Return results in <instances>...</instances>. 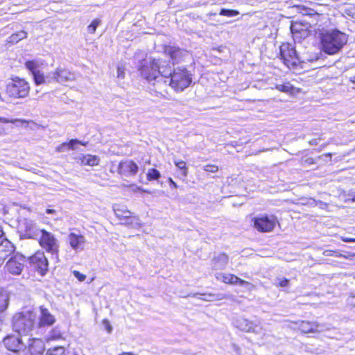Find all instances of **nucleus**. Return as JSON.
Wrapping results in <instances>:
<instances>
[{"label": "nucleus", "instance_id": "obj_34", "mask_svg": "<svg viewBox=\"0 0 355 355\" xmlns=\"http://www.w3.org/2000/svg\"><path fill=\"white\" fill-rule=\"evenodd\" d=\"M101 20L99 19H94L91 24L87 26V31L89 33L93 34L95 33L97 27L101 24Z\"/></svg>", "mask_w": 355, "mask_h": 355}, {"label": "nucleus", "instance_id": "obj_8", "mask_svg": "<svg viewBox=\"0 0 355 355\" xmlns=\"http://www.w3.org/2000/svg\"><path fill=\"white\" fill-rule=\"evenodd\" d=\"M113 210L118 218L124 220V222L121 223L122 224L130 226L133 228L141 227V223L139 218L132 216V212L128 210L125 207L115 205L113 207Z\"/></svg>", "mask_w": 355, "mask_h": 355}, {"label": "nucleus", "instance_id": "obj_5", "mask_svg": "<svg viewBox=\"0 0 355 355\" xmlns=\"http://www.w3.org/2000/svg\"><path fill=\"white\" fill-rule=\"evenodd\" d=\"M37 240L40 245L44 249L46 252L50 253L52 255V258H55L58 261L59 259L58 252L60 244L55 235L42 229Z\"/></svg>", "mask_w": 355, "mask_h": 355}, {"label": "nucleus", "instance_id": "obj_6", "mask_svg": "<svg viewBox=\"0 0 355 355\" xmlns=\"http://www.w3.org/2000/svg\"><path fill=\"white\" fill-rule=\"evenodd\" d=\"M30 86L28 82L19 77L12 78L6 86V93L14 98H22L28 96Z\"/></svg>", "mask_w": 355, "mask_h": 355}, {"label": "nucleus", "instance_id": "obj_30", "mask_svg": "<svg viewBox=\"0 0 355 355\" xmlns=\"http://www.w3.org/2000/svg\"><path fill=\"white\" fill-rule=\"evenodd\" d=\"M62 338V332L59 327L53 328L49 334L48 340H55Z\"/></svg>", "mask_w": 355, "mask_h": 355}, {"label": "nucleus", "instance_id": "obj_32", "mask_svg": "<svg viewBox=\"0 0 355 355\" xmlns=\"http://www.w3.org/2000/svg\"><path fill=\"white\" fill-rule=\"evenodd\" d=\"M239 14L240 12L236 10L227 8H221L219 12L220 15L226 16L228 17H233L239 15Z\"/></svg>", "mask_w": 355, "mask_h": 355}, {"label": "nucleus", "instance_id": "obj_31", "mask_svg": "<svg viewBox=\"0 0 355 355\" xmlns=\"http://www.w3.org/2000/svg\"><path fill=\"white\" fill-rule=\"evenodd\" d=\"M175 165L179 168L180 174L186 178L188 174V168L186 165V162L184 161H175Z\"/></svg>", "mask_w": 355, "mask_h": 355}, {"label": "nucleus", "instance_id": "obj_52", "mask_svg": "<svg viewBox=\"0 0 355 355\" xmlns=\"http://www.w3.org/2000/svg\"><path fill=\"white\" fill-rule=\"evenodd\" d=\"M324 156L325 157H329L330 159L331 158V153H327V154H324Z\"/></svg>", "mask_w": 355, "mask_h": 355}, {"label": "nucleus", "instance_id": "obj_33", "mask_svg": "<svg viewBox=\"0 0 355 355\" xmlns=\"http://www.w3.org/2000/svg\"><path fill=\"white\" fill-rule=\"evenodd\" d=\"M64 348L61 346L49 349L46 355H64Z\"/></svg>", "mask_w": 355, "mask_h": 355}, {"label": "nucleus", "instance_id": "obj_57", "mask_svg": "<svg viewBox=\"0 0 355 355\" xmlns=\"http://www.w3.org/2000/svg\"><path fill=\"white\" fill-rule=\"evenodd\" d=\"M2 130H0V135L2 134Z\"/></svg>", "mask_w": 355, "mask_h": 355}, {"label": "nucleus", "instance_id": "obj_46", "mask_svg": "<svg viewBox=\"0 0 355 355\" xmlns=\"http://www.w3.org/2000/svg\"><path fill=\"white\" fill-rule=\"evenodd\" d=\"M168 182L169 183L171 187H173L175 189L178 187V184L173 180L171 178H168Z\"/></svg>", "mask_w": 355, "mask_h": 355}, {"label": "nucleus", "instance_id": "obj_15", "mask_svg": "<svg viewBox=\"0 0 355 355\" xmlns=\"http://www.w3.org/2000/svg\"><path fill=\"white\" fill-rule=\"evenodd\" d=\"M290 28L295 42H301L302 40H304L309 35V31L306 24L295 21L291 23Z\"/></svg>", "mask_w": 355, "mask_h": 355}, {"label": "nucleus", "instance_id": "obj_12", "mask_svg": "<svg viewBox=\"0 0 355 355\" xmlns=\"http://www.w3.org/2000/svg\"><path fill=\"white\" fill-rule=\"evenodd\" d=\"M21 239H38L42 230H40L36 223L30 219H24L20 225Z\"/></svg>", "mask_w": 355, "mask_h": 355}, {"label": "nucleus", "instance_id": "obj_49", "mask_svg": "<svg viewBox=\"0 0 355 355\" xmlns=\"http://www.w3.org/2000/svg\"><path fill=\"white\" fill-rule=\"evenodd\" d=\"M119 355H134L132 353L130 352H123L122 354H120Z\"/></svg>", "mask_w": 355, "mask_h": 355}, {"label": "nucleus", "instance_id": "obj_13", "mask_svg": "<svg viewBox=\"0 0 355 355\" xmlns=\"http://www.w3.org/2000/svg\"><path fill=\"white\" fill-rule=\"evenodd\" d=\"M3 343L8 350L16 354L24 352L28 347L19 336L13 334L6 336L3 340Z\"/></svg>", "mask_w": 355, "mask_h": 355}, {"label": "nucleus", "instance_id": "obj_29", "mask_svg": "<svg viewBox=\"0 0 355 355\" xmlns=\"http://www.w3.org/2000/svg\"><path fill=\"white\" fill-rule=\"evenodd\" d=\"M276 89L284 93H293L294 90V87L290 83H286L285 84H279L276 85Z\"/></svg>", "mask_w": 355, "mask_h": 355}, {"label": "nucleus", "instance_id": "obj_35", "mask_svg": "<svg viewBox=\"0 0 355 355\" xmlns=\"http://www.w3.org/2000/svg\"><path fill=\"white\" fill-rule=\"evenodd\" d=\"M276 284L282 288H288L290 284V280L287 278H278L276 281Z\"/></svg>", "mask_w": 355, "mask_h": 355}, {"label": "nucleus", "instance_id": "obj_54", "mask_svg": "<svg viewBox=\"0 0 355 355\" xmlns=\"http://www.w3.org/2000/svg\"><path fill=\"white\" fill-rule=\"evenodd\" d=\"M208 15H209V16L216 15V13L210 12V13L208 14Z\"/></svg>", "mask_w": 355, "mask_h": 355}, {"label": "nucleus", "instance_id": "obj_17", "mask_svg": "<svg viewBox=\"0 0 355 355\" xmlns=\"http://www.w3.org/2000/svg\"><path fill=\"white\" fill-rule=\"evenodd\" d=\"M139 171V166L132 160L121 161L118 166V173L125 177L135 176Z\"/></svg>", "mask_w": 355, "mask_h": 355}, {"label": "nucleus", "instance_id": "obj_51", "mask_svg": "<svg viewBox=\"0 0 355 355\" xmlns=\"http://www.w3.org/2000/svg\"><path fill=\"white\" fill-rule=\"evenodd\" d=\"M350 81H351L352 83L355 84V76H354V77H352V78H350Z\"/></svg>", "mask_w": 355, "mask_h": 355}, {"label": "nucleus", "instance_id": "obj_25", "mask_svg": "<svg viewBox=\"0 0 355 355\" xmlns=\"http://www.w3.org/2000/svg\"><path fill=\"white\" fill-rule=\"evenodd\" d=\"M320 324L315 322L302 321L299 324V329L305 334L320 331Z\"/></svg>", "mask_w": 355, "mask_h": 355}, {"label": "nucleus", "instance_id": "obj_21", "mask_svg": "<svg viewBox=\"0 0 355 355\" xmlns=\"http://www.w3.org/2000/svg\"><path fill=\"white\" fill-rule=\"evenodd\" d=\"M67 241L73 250L78 251L83 250L85 239V236L81 234L71 232L67 236Z\"/></svg>", "mask_w": 355, "mask_h": 355}, {"label": "nucleus", "instance_id": "obj_19", "mask_svg": "<svg viewBox=\"0 0 355 355\" xmlns=\"http://www.w3.org/2000/svg\"><path fill=\"white\" fill-rule=\"evenodd\" d=\"M15 246L8 239H4L0 243V267L3 264L5 260L15 254Z\"/></svg>", "mask_w": 355, "mask_h": 355}, {"label": "nucleus", "instance_id": "obj_9", "mask_svg": "<svg viewBox=\"0 0 355 355\" xmlns=\"http://www.w3.org/2000/svg\"><path fill=\"white\" fill-rule=\"evenodd\" d=\"M26 258L24 255L16 253L12 255L6 262L5 271L12 275H20L24 269Z\"/></svg>", "mask_w": 355, "mask_h": 355}, {"label": "nucleus", "instance_id": "obj_55", "mask_svg": "<svg viewBox=\"0 0 355 355\" xmlns=\"http://www.w3.org/2000/svg\"><path fill=\"white\" fill-rule=\"evenodd\" d=\"M220 295H220V294H218V295H217V298H218V299H222V298H223V297H219V296H220Z\"/></svg>", "mask_w": 355, "mask_h": 355}, {"label": "nucleus", "instance_id": "obj_23", "mask_svg": "<svg viewBox=\"0 0 355 355\" xmlns=\"http://www.w3.org/2000/svg\"><path fill=\"white\" fill-rule=\"evenodd\" d=\"M235 326L239 329L241 331H246V332H254L257 333L258 331L257 329H260L258 326L254 325V324L245 319V318H240L235 321Z\"/></svg>", "mask_w": 355, "mask_h": 355}, {"label": "nucleus", "instance_id": "obj_28", "mask_svg": "<svg viewBox=\"0 0 355 355\" xmlns=\"http://www.w3.org/2000/svg\"><path fill=\"white\" fill-rule=\"evenodd\" d=\"M160 178V172L155 168H150L146 174L147 180L150 182L153 180L159 181Z\"/></svg>", "mask_w": 355, "mask_h": 355}, {"label": "nucleus", "instance_id": "obj_38", "mask_svg": "<svg viewBox=\"0 0 355 355\" xmlns=\"http://www.w3.org/2000/svg\"><path fill=\"white\" fill-rule=\"evenodd\" d=\"M303 165H311L315 163V160L312 157H303L302 159Z\"/></svg>", "mask_w": 355, "mask_h": 355}, {"label": "nucleus", "instance_id": "obj_42", "mask_svg": "<svg viewBox=\"0 0 355 355\" xmlns=\"http://www.w3.org/2000/svg\"><path fill=\"white\" fill-rule=\"evenodd\" d=\"M21 121H22L19 120V119H11V120H10L8 119L0 117V122H3V123H15L16 122H21Z\"/></svg>", "mask_w": 355, "mask_h": 355}, {"label": "nucleus", "instance_id": "obj_44", "mask_svg": "<svg viewBox=\"0 0 355 355\" xmlns=\"http://www.w3.org/2000/svg\"><path fill=\"white\" fill-rule=\"evenodd\" d=\"M124 76H125L124 69L121 67H117V78H123Z\"/></svg>", "mask_w": 355, "mask_h": 355}, {"label": "nucleus", "instance_id": "obj_48", "mask_svg": "<svg viewBox=\"0 0 355 355\" xmlns=\"http://www.w3.org/2000/svg\"><path fill=\"white\" fill-rule=\"evenodd\" d=\"M309 144L312 146H316L318 144V139H313L309 141Z\"/></svg>", "mask_w": 355, "mask_h": 355}, {"label": "nucleus", "instance_id": "obj_27", "mask_svg": "<svg viewBox=\"0 0 355 355\" xmlns=\"http://www.w3.org/2000/svg\"><path fill=\"white\" fill-rule=\"evenodd\" d=\"M9 297L6 292L0 291V313L3 312L8 306Z\"/></svg>", "mask_w": 355, "mask_h": 355}, {"label": "nucleus", "instance_id": "obj_39", "mask_svg": "<svg viewBox=\"0 0 355 355\" xmlns=\"http://www.w3.org/2000/svg\"><path fill=\"white\" fill-rule=\"evenodd\" d=\"M103 324L105 330L107 331V332L108 334L112 333V325L110 324V322L107 320H106V319L103 320Z\"/></svg>", "mask_w": 355, "mask_h": 355}, {"label": "nucleus", "instance_id": "obj_50", "mask_svg": "<svg viewBox=\"0 0 355 355\" xmlns=\"http://www.w3.org/2000/svg\"><path fill=\"white\" fill-rule=\"evenodd\" d=\"M3 232L2 228L0 227V239L3 237Z\"/></svg>", "mask_w": 355, "mask_h": 355}, {"label": "nucleus", "instance_id": "obj_14", "mask_svg": "<svg viewBox=\"0 0 355 355\" xmlns=\"http://www.w3.org/2000/svg\"><path fill=\"white\" fill-rule=\"evenodd\" d=\"M164 53L169 56L173 66L184 61L189 56L188 51L175 46H166Z\"/></svg>", "mask_w": 355, "mask_h": 355}, {"label": "nucleus", "instance_id": "obj_10", "mask_svg": "<svg viewBox=\"0 0 355 355\" xmlns=\"http://www.w3.org/2000/svg\"><path fill=\"white\" fill-rule=\"evenodd\" d=\"M254 227L260 232H270L273 230L277 220L273 215H261L252 219Z\"/></svg>", "mask_w": 355, "mask_h": 355}, {"label": "nucleus", "instance_id": "obj_24", "mask_svg": "<svg viewBox=\"0 0 355 355\" xmlns=\"http://www.w3.org/2000/svg\"><path fill=\"white\" fill-rule=\"evenodd\" d=\"M228 263V256L225 253H220L215 256L212 259V268L215 270L224 269Z\"/></svg>", "mask_w": 355, "mask_h": 355}, {"label": "nucleus", "instance_id": "obj_7", "mask_svg": "<svg viewBox=\"0 0 355 355\" xmlns=\"http://www.w3.org/2000/svg\"><path fill=\"white\" fill-rule=\"evenodd\" d=\"M75 80V74L68 69L58 67L55 71H51L46 75L44 84L61 83L64 84Z\"/></svg>", "mask_w": 355, "mask_h": 355}, {"label": "nucleus", "instance_id": "obj_26", "mask_svg": "<svg viewBox=\"0 0 355 355\" xmlns=\"http://www.w3.org/2000/svg\"><path fill=\"white\" fill-rule=\"evenodd\" d=\"M26 37H27V33L24 31H19L16 33H13L12 35H11L8 37V42L9 43L16 44V43L19 42V41H21V40L26 38Z\"/></svg>", "mask_w": 355, "mask_h": 355}, {"label": "nucleus", "instance_id": "obj_40", "mask_svg": "<svg viewBox=\"0 0 355 355\" xmlns=\"http://www.w3.org/2000/svg\"><path fill=\"white\" fill-rule=\"evenodd\" d=\"M205 296V297H205V298H202V297H199L200 299H202V300H207V301H211L213 300V297L215 296V295H213V294H200V293H196L195 294V296Z\"/></svg>", "mask_w": 355, "mask_h": 355}, {"label": "nucleus", "instance_id": "obj_22", "mask_svg": "<svg viewBox=\"0 0 355 355\" xmlns=\"http://www.w3.org/2000/svg\"><path fill=\"white\" fill-rule=\"evenodd\" d=\"M77 163L81 165H87L90 166H98L100 162V158L97 155H79L75 158Z\"/></svg>", "mask_w": 355, "mask_h": 355}, {"label": "nucleus", "instance_id": "obj_2", "mask_svg": "<svg viewBox=\"0 0 355 355\" xmlns=\"http://www.w3.org/2000/svg\"><path fill=\"white\" fill-rule=\"evenodd\" d=\"M347 42V35L336 28L320 33L321 50L326 54L338 53Z\"/></svg>", "mask_w": 355, "mask_h": 355}, {"label": "nucleus", "instance_id": "obj_53", "mask_svg": "<svg viewBox=\"0 0 355 355\" xmlns=\"http://www.w3.org/2000/svg\"><path fill=\"white\" fill-rule=\"evenodd\" d=\"M139 190H141V191L144 192V193H150V192L148 190H144V189H139Z\"/></svg>", "mask_w": 355, "mask_h": 355}, {"label": "nucleus", "instance_id": "obj_45", "mask_svg": "<svg viewBox=\"0 0 355 355\" xmlns=\"http://www.w3.org/2000/svg\"><path fill=\"white\" fill-rule=\"evenodd\" d=\"M67 150H68L67 143H63L57 148V151L58 152H64Z\"/></svg>", "mask_w": 355, "mask_h": 355}, {"label": "nucleus", "instance_id": "obj_47", "mask_svg": "<svg viewBox=\"0 0 355 355\" xmlns=\"http://www.w3.org/2000/svg\"><path fill=\"white\" fill-rule=\"evenodd\" d=\"M55 213H56V210H55L53 209L48 208L46 209V214L48 215L55 214Z\"/></svg>", "mask_w": 355, "mask_h": 355}, {"label": "nucleus", "instance_id": "obj_11", "mask_svg": "<svg viewBox=\"0 0 355 355\" xmlns=\"http://www.w3.org/2000/svg\"><path fill=\"white\" fill-rule=\"evenodd\" d=\"M28 263L37 273L44 276L48 271L49 261L43 252L38 251L33 256L28 257Z\"/></svg>", "mask_w": 355, "mask_h": 355}, {"label": "nucleus", "instance_id": "obj_43", "mask_svg": "<svg viewBox=\"0 0 355 355\" xmlns=\"http://www.w3.org/2000/svg\"><path fill=\"white\" fill-rule=\"evenodd\" d=\"M347 304L351 306L355 307V295H350L347 299Z\"/></svg>", "mask_w": 355, "mask_h": 355}, {"label": "nucleus", "instance_id": "obj_1", "mask_svg": "<svg viewBox=\"0 0 355 355\" xmlns=\"http://www.w3.org/2000/svg\"><path fill=\"white\" fill-rule=\"evenodd\" d=\"M138 70L150 84L149 89L156 93L165 92L167 86L181 92L192 83V74L185 67H173L172 69L169 61L163 59L144 60Z\"/></svg>", "mask_w": 355, "mask_h": 355}, {"label": "nucleus", "instance_id": "obj_4", "mask_svg": "<svg viewBox=\"0 0 355 355\" xmlns=\"http://www.w3.org/2000/svg\"><path fill=\"white\" fill-rule=\"evenodd\" d=\"M280 56L284 63L288 67L295 69L302 63H305L306 60L301 57L295 50V47L289 44H283L280 46ZM318 58L308 59L307 61L317 60Z\"/></svg>", "mask_w": 355, "mask_h": 355}, {"label": "nucleus", "instance_id": "obj_37", "mask_svg": "<svg viewBox=\"0 0 355 355\" xmlns=\"http://www.w3.org/2000/svg\"><path fill=\"white\" fill-rule=\"evenodd\" d=\"M73 275L80 282H83L86 279V275H85L84 274H82L81 272H80L79 271H77V270H73Z\"/></svg>", "mask_w": 355, "mask_h": 355}, {"label": "nucleus", "instance_id": "obj_20", "mask_svg": "<svg viewBox=\"0 0 355 355\" xmlns=\"http://www.w3.org/2000/svg\"><path fill=\"white\" fill-rule=\"evenodd\" d=\"M40 315L39 316L38 327H45L52 326L55 322V318L52 315L48 309L41 306L40 307Z\"/></svg>", "mask_w": 355, "mask_h": 355}, {"label": "nucleus", "instance_id": "obj_3", "mask_svg": "<svg viewBox=\"0 0 355 355\" xmlns=\"http://www.w3.org/2000/svg\"><path fill=\"white\" fill-rule=\"evenodd\" d=\"M35 315L31 312L16 313L12 318V329L19 335H28L35 327Z\"/></svg>", "mask_w": 355, "mask_h": 355}, {"label": "nucleus", "instance_id": "obj_16", "mask_svg": "<svg viewBox=\"0 0 355 355\" xmlns=\"http://www.w3.org/2000/svg\"><path fill=\"white\" fill-rule=\"evenodd\" d=\"M216 278L221 281L225 284H239L241 286L245 287L248 290H250L251 287H252V284L250 282L241 279L237 276L232 274H226L223 272H217L216 274Z\"/></svg>", "mask_w": 355, "mask_h": 355}, {"label": "nucleus", "instance_id": "obj_41", "mask_svg": "<svg viewBox=\"0 0 355 355\" xmlns=\"http://www.w3.org/2000/svg\"><path fill=\"white\" fill-rule=\"evenodd\" d=\"M205 170L208 172L215 173L218 171V166L215 165H207L205 167Z\"/></svg>", "mask_w": 355, "mask_h": 355}, {"label": "nucleus", "instance_id": "obj_36", "mask_svg": "<svg viewBox=\"0 0 355 355\" xmlns=\"http://www.w3.org/2000/svg\"><path fill=\"white\" fill-rule=\"evenodd\" d=\"M77 144H81V145H83V146H85V144L83 143L82 141L78 140V139H71L68 143H67V149L70 150H73L75 149L76 148V146Z\"/></svg>", "mask_w": 355, "mask_h": 355}, {"label": "nucleus", "instance_id": "obj_18", "mask_svg": "<svg viewBox=\"0 0 355 355\" xmlns=\"http://www.w3.org/2000/svg\"><path fill=\"white\" fill-rule=\"evenodd\" d=\"M26 67L31 73L36 85L45 83L46 75L38 69V64L34 60H28L25 63Z\"/></svg>", "mask_w": 355, "mask_h": 355}, {"label": "nucleus", "instance_id": "obj_56", "mask_svg": "<svg viewBox=\"0 0 355 355\" xmlns=\"http://www.w3.org/2000/svg\"><path fill=\"white\" fill-rule=\"evenodd\" d=\"M346 241H352V239H347Z\"/></svg>", "mask_w": 355, "mask_h": 355}]
</instances>
